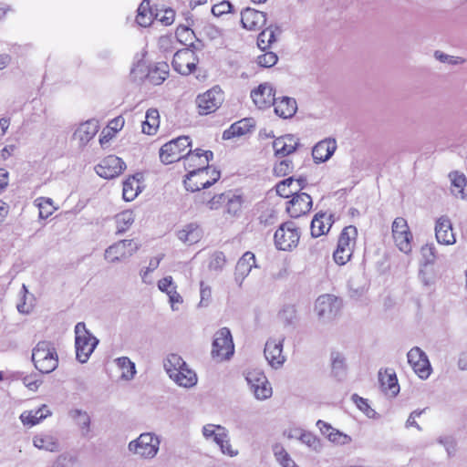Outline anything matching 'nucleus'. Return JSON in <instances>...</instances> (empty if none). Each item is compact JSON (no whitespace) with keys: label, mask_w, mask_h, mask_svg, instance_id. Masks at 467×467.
Instances as JSON below:
<instances>
[{"label":"nucleus","mask_w":467,"mask_h":467,"mask_svg":"<svg viewBox=\"0 0 467 467\" xmlns=\"http://www.w3.org/2000/svg\"><path fill=\"white\" fill-rule=\"evenodd\" d=\"M197 63L198 58L195 52L189 48H183L174 54L171 65L175 71L187 76L195 69Z\"/></svg>","instance_id":"obj_14"},{"label":"nucleus","mask_w":467,"mask_h":467,"mask_svg":"<svg viewBox=\"0 0 467 467\" xmlns=\"http://www.w3.org/2000/svg\"><path fill=\"white\" fill-rule=\"evenodd\" d=\"M76 355L79 362L85 363L93 353L99 340L86 327L85 323L78 322L75 326Z\"/></svg>","instance_id":"obj_4"},{"label":"nucleus","mask_w":467,"mask_h":467,"mask_svg":"<svg viewBox=\"0 0 467 467\" xmlns=\"http://www.w3.org/2000/svg\"><path fill=\"white\" fill-rule=\"evenodd\" d=\"M159 13H153L150 7V0H143L138 8V15L136 16V22L140 26H148L152 21L153 17L158 18Z\"/></svg>","instance_id":"obj_38"},{"label":"nucleus","mask_w":467,"mask_h":467,"mask_svg":"<svg viewBox=\"0 0 467 467\" xmlns=\"http://www.w3.org/2000/svg\"><path fill=\"white\" fill-rule=\"evenodd\" d=\"M164 369L178 386L192 388L197 384L196 373L189 368L186 362L177 354H171L164 360Z\"/></svg>","instance_id":"obj_1"},{"label":"nucleus","mask_w":467,"mask_h":467,"mask_svg":"<svg viewBox=\"0 0 467 467\" xmlns=\"http://www.w3.org/2000/svg\"><path fill=\"white\" fill-rule=\"evenodd\" d=\"M451 181V191L452 194L458 198L467 201V179L459 172H452L450 174Z\"/></svg>","instance_id":"obj_34"},{"label":"nucleus","mask_w":467,"mask_h":467,"mask_svg":"<svg viewBox=\"0 0 467 467\" xmlns=\"http://www.w3.org/2000/svg\"><path fill=\"white\" fill-rule=\"evenodd\" d=\"M434 57L436 59H438L441 62L448 63V64H451V65L462 64L464 62V59H462L460 57L449 56L447 54H444L441 51H435Z\"/></svg>","instance_id":"obj_60"},{"label":"nucleus","mask_w":467,"mask_h":467,"mask_svg":"<svg viewBox=\"0 0 467 467\" xmlns=\"http://www.w3.org/2000/svg\"><path fill=\"white\" fill-rule=\"evenodd\" d=\"M435 237L437 242L443 245H451L456 243L452 224L449 218L442 216L437 220L435 224Z\"/></svg>","instance_id":"obj_20"},{"label":"nucleus","mask_w":467,"mask_h":467,"mask_svg":"<svg viewBox=\"0 0 467 467\" xmlns=\"http://www.w3.org/2000/svg\"><path fill=\"white\" fill-rule=\"evenodd\" d=\"M31 358L35 368L43 374L53 372L58 366L57 349L50 341H39L32 350Z\"/></svg>","instance_id":"obj_2"},{"label":"nucleus","mask_w":467,"mask_h":467,"mask_svg":"<svg viewBox=\"0 0 467 467\" xmlns=\"http://www.w3.org/2000/svg\"><path fill=\"white\" fill-rule=\"evenodd\" d=\"M140 248V245L131 239L119 241L105 250L104 258L116 263L132 256Z\"/></svg>","instance_id":"obj_10"},{"label":"nucleus","mask_w":467,"mask_h":467,"mask_svg":"<svg viewBox=\"0 0 467 467\" xmlns=\"http://www.w3.org/2000/svg\"><path fill=\"white\" fill-rule=\"evenodd\" d=\"M191 147L188 136H181L165 143L160 149V159L164 164H170L184 158L186 150Z\"/></svg>","instance_id":"obj_6"},{"label":"nucleus","mask_w":467,"mask_h":467,"mask_svg":"<svg viewBox=\"0 0 467 467\" xmlns=\"http://www.w3.org/2000/svg\"><path fill=\"white\" fill-rule=\"evenodd\" d=\"M257 64L263 67H271L275 66L278 61V57L274 52H265L257 57Z\"/></svg>","instance_id":"obj_54"},{"label":"nucleus","mask_w":467,"mask_h":467,"mask_svg":"<svg viewBox=\"0 0 467 467\" xmlns=\"http://www.w3.org/2000/svg\"><path fill=\"white\" fill-rule=\"evenodd\" d=\"M223 101V92L220 87L214 86L196 99L199 112L207 115L214 112Z\"/></svg>","instance_id":"obj_11"},{"label":"nucleus","mask_w":467,"mask_h":467,"mask_svg":"<svg viewBox=\"0 0 467 467\" xmlns=\"http://www.w3.org/2000/svg\"><path fill=\"white\" fill-rule=\"evenodd\" d=\"M276 33H281L280 27L276 25H271L263 30L257 37V45L259 48L265 51L273 43H275L276 41Z\"/></svg>","instance_id":"obj_37"},{"label":"nucleus","mask_w":467,"mask_h":467,"mask_svg":"<svg viewBox=\"0 0 467 467\" xmlns=\"http://www.w3.org/2000/svg\"><path fill=\"white\" fill-rule=\"evenodd\" d=\"M233 5L228 1H222L212 7V13L215 16H221L224 14L231 13Z\"/></svg>","instance_id":"obj_61"},{"label":"nucleus","mask_w":467,"mask_h":467,"mask_svg":"<svg viewBox=\"0 0 467 467\" xmlns=\"http://www.w3.org/2000/svg\"><path fill=\"white\" fill-rule=\"evenodd\" d=\"M217 446L219 447L223 454L227 455L229 457H235L239 453L238 450L234 449L231 444L229 432L226 433V438L222 439V441Z\"/></svg>","instance_id":"obj_57"},{"label":"nucleus","mask_w":467,"mask_h":467,"mask_svg":"<svg viewBox=\"0 0 467 467\" xmlns=\"http://www.w3.org/2000/svg\"><path fill=\"white\" fill-rule=\"evenodd\" d=\"M293 184V177L287 178L282 182H280L276 185V192L278 195L288 198L290 197L291 191H289L290 185Z\"/></svg>","instance_id":"obj_62"},{"label":"nucleus","mask_w":467,"mask_h":467,"mask_svg":"<svg viewBox=\"0 0 467 467\" xmlns=\"http://www.w3.org/2000/svg\"><path fill=\"white\" fill-rule=\"evenodd\" d=\"M421 255L425 265H433L437 259V252L433 244H427L421 247Z\"/></svg>","instance_id":"obj_52"},{"label":"nucleus","mask_w":467,"mask_h":467,"mask_svg":"<svg viewBox=\"0 0 467 467\" xmlns=\"http://www.w3.org/2000/svg\"><path fill=\"white\" fill-rule=\"evenodd\" d=\"M285 338H269L264 349L265 359L271 368L275 369L280 368L285 362L286 358L283 354Z\"/></svg>","instance_id":"obj_15"},{"label":"nucleus","mask_w":467,"mask_h":467,"mask_svg":"<svg viewBox=\"0 0 467 467\" xmlns=\"http://www.w3.org/2000/svg\"><path fill=\"white\" fill-rule=\"evenodd\" d=\"M312 198L308 193H296L287 202L286 211L291 217L298 218L307 213L312 208Z\"/></svg>","instance_id":"obj_18"},{"label":"nucleus","mask_w":467,"mask_h":467,"mask_svg":"<svg viewBox=\"0 0 467 467\" xmlns=\"http://www.w3.org/2000/svg\"><path fill=\"white\" fill-rule=\"evenodd\" d=\"M228 431L225 427L217 424H205L202 427V433L205 440L213 441L216 445L220 443L222 439L226 438Z\"/></svg>","instance_id":"obj_35"},{"label":"nucleus","mask_w":467,"mask_h":467,"mask_svg":"<svg viewBox=\"0 0 467 467\" xmlns=\"http://www.w3.org/2000/svg\"><path fill=\"white\" fill-rule=\"evenodd\" d=\"M358 236V229L353 225L345 227L338 238L337 245L354 251L356 240Z\"/></svg>","instance_id":"obj_39"},{"label":"nucleus","mask_w":467,"mask_h":467,"mask_svg":"<svg viewBox=\"0 0 467 467\" xmlns=\"http://www.w3.org/2000/svg\"><path fill=\"white\" fill-rule=\"evenodd\" d=\"M341 306L340 298L334 295L324 294L316 299L314 312L319 322L329 323L337 317Z\"/></svg>","instance_id":"obj_5"},{"label":"nucleus","mask_w":467,"mask_h":467,"mask_svg":"<svg viewBox=\"0 0 467 467\" xmlns=\"http://www.w3.org/2000/svg\"><path fill=\"white\" fill-rule=\"evenodd\" d=\"M225 264V256L222 252L214 253L209 262L208 267L210 270L221 271Z\"/></svg>","instance_id":"obj_59"},{"label":"nucleus","mask_w":467,"mask_h":467,"mask_svg":"<svg viewBox=\"0 0 467 467\" xmlns=\"http://www.w3.org/2000/svg\"><path fill=\"white\" fill-rule=\"evenodd\" d=\"M301 443L305 444L307 448L315 452H319L323 449L321 440L310 431H305L301 436Z\"/></svg>","instance_id":"obj_47"},{"label":"nucleus","mask_w":467,"mask_h":467,"mask_svg":"<svg viewBox=\"0 0 467 467\" xmlns=\"http://www.w3.org/2000/svg\"><path fill=\"white\" fill-rule=\"evenodd\" d=\"M273 452L276 461L282 465V467H298L283 445L278 443L275 444L273 446Z\"/></svg>","instance_id":"obj_45"},{"label":"nucleus","mask_w":467,"mask_h":467,"mask_svg":"<svg viewBox=\"0 0 467 467\" xmlns=\"http://www.w3.org/2000/svg\"><path fill=\"white\" fill-rule=\"evenodd\" d=\"M177 237L184 244H192L201 239L202 230L198 224L189 223L178 231Z\"/></svg>","instance_id":"obj_33"},{"label":"nucleus","mask_w":467,"mask_h":467,"mask_svg":"<svg viewBox=\"0 0 467 467\" xmlns=\"http://www.w3.org/2000/svg\"><path fill=\"white\" fill-rule=\"evenodd\" d=\"M337 150V142L334 139H326L317 142L313 150L312 156L316 163L328 161Z\"/></svg>","instance_id":"obj_24"},{"label":"nucleus","mask_w":467,"mask_h":467,"mask_svg":"<svg viewBox=\"0 0 467 467\" xmlns=\"http://www.w3.org/2000/svg\"><path fill=\"white\" fill-rule=\"evenodd\" d=\"M352 254V251L337 245L333 254V258L337 265H344L351 259Z\"/></svg>","instance_id":"obj_51"},{"label":"nucleus","mask_w":467,"mask_h":467,"mask_svg":"<svg viewBox=\"0 0 467 467\" xmlns=\"http://www.w3.org/2000/svg\"><path fill=\"white\" fill-rule=\"evenodd\" d=\"M162 259V255L153 257L150 260L149 266L140 271V276L142 282L145 284H150L151 281L148 279V275L150 273L153 272L160 265V262Z\"/></svg>","instance_id":"obj_58"},{"label":"nucleus","mask_w":467,"mask_h":467,"mask_svg":"<svg viewBox=\"0 0 467 467\" xmlns=\"http://www.w3.org/2000/svg\"><path fill=\"white\" fill-rule=\"evenodd\" d=\"M161 440L153 432H143L137 439L130 441L128 448L130 452L142 459L154 458L160 450Z\"/></svg>","instance_id":"obj_3"},{"label":"nucleus","mask_w":467,"mask_h":467,"mask_svg":"<svg viewBox=\"0 0 467 467\" xmlns=\"http://www.w3.org/2000/svg\"><path fill=\"white\" fill-rule=\"evenodd\" d=\"M69 418L74 421L83 438L90 439L91 435V418L88 411L81 409H72L68 411Z\"/></svg>","instance_id":"obj_25"},{"label":"nucleus","mask_w":467,"mask_h":467,"mask_svg":"<svg viewBox=\"0 0 467 467\" xmlns=\"http://www.w3.org/2000/svg\"><path fill=\"white\" fill-rule=\"evenodd\" d=\"M273 86L270 83H263L251 92L254 103L259 109H266L275 104V96Z\"/></svg>","instance_id":"obj_19"},{"label":"nucleus","mask_w":467,"mask_h":467,"mask_svg":"<svg viewBox=\"0 0 467 467\" xmlns=\"http://www.w3.org/2000/svg\"><path fill=\"white\" fill-rule=\"evenodd\" d=\"M299 140L292 134H286L275 139L273 142V149L275 156H287L297 149Z\"/></svg>","instance_id":"obj_26"},{"label":"nucleus","mask_w":467,"mask_h":467,"mask_svg":"<svg viewBox=\"0 0 467 467\" xmlns=\"http://www.w3.org/2000/svg\"><path fill=\"white\" fill-rule=\"evenodd\" d=\"M245 379L256 400H265L272 396V386L263 371L258 369L248 371Z\"/></svg>","instance_id":"obj_8"},{"label":"nucleus","mask_w":467,"mask_h":467,"mask_svg":"<svg viewBox=\"0 0 467 467\" xmlns=\"http://www.w3.org/2000/svg\"><path fill=\"white\" fill-rule=\"evenodd\" d=\"M392 236L400 251L405 254H409L411 251L412 234L404 218L397 217L393 221Z\"/></svg>","instance_id":"obj_12"},{"label":"nucleus","mask_w":467,"mask_h":467,"mask_svg":"<svg viewBox=\"0 0 467 467\" xmlns=\"http://www.w3.org/2000/svg\"><path fill=\"white\" fill-rule=\"evenodd\" d=\"M255 255L252 252H246L238 260L235 267V279L240 284L250 274L253 267H257Z\"/></svg>","instance_id":"obj_28"},{"label":"nucleus","mask_w":467,"mask_h":467,"mask_svg":"<svg viewBox=\"0 0 467 467\" xmlns=\"http://www.w3.org/2000/svg\"><path fill=\"white\" fill-rule=\"evenodd\" d=\"M210 167H198L190 171L184 180V185L187 191L197 192L211 186L209 182Z\"/></svg>","instance_id":"obj_17"},{"label":"nucleus","mask_w":467,"mask_h":467,"mask_svg":"<svg viewBox=\"0 0 467 467\" xmlns=\"http://www.w3.org/2000/svg\"><path fill=\"white\" fill-rule=\"evenodd\" d=\"M159 127V111L150 109L146 112L145 121L142 123V132L148 135L155 133Z\"/></svg>","instance_id":"obj_44"},{"label":"nucleus","mask_w":467,"mask_h":467,"mask_svg":"<svg viewBox=\"0 0 467 467\" xmlns=\"http://www.w3.org/2000/svg\"><path fill=\"white\" fill-rule=\"evenodd\" d=\"M274 107L276 115L283 119L293 117L297 109L296 101L289 97L276 99Z\"/></svg>","instance_id":"obj_29"},{"label":"nucleus","mask_w":467,"mask_h":467,"mask_svg":"<svg viewBox=\"0 0 467 467\" xmlns=\"http://www.w3.org/2000/svg\"><path fill=\"white\" fill-rule=\"evenodd\" d=\"M212 300V288L203 281L200 282V302L199 306H208Z\"/></svg>","instance_id":"obj_55"},{"label":"nucleus","mask_w":467,"mask_h":467,"mask_svg":"<svg viewBox=\"0 0 467 467\" xmlns=\"http://www.w3.org/2000/svg\"><path fill=\"white\" fill-rule=\"evenodd\" d=\"M279 318L285 326L294 325L296 321V309L295 306H285L279 313Z\"/></svg>","instance_id":"obj_50"},{"label":"nucleus","mask_w":467,"mask_h":467,"mask_svg":"<svg viewBox=\"0 0 467 467\" xmlns=\"http://www.w3.org/2000/svg\"><path fill=\"white\" fill-rule=\"evenodd\" d=\"M198 201L202 203H206L210 210H217L221 207L223 203L225 202V199H227L226 193H221L218 195H214L209 200H207V194L202 192L198 197Z\"/></svg>","instance_id":"obj_46"},{"label":"nucleus","mask_w":467,"mask_h":467,"mask_svg":"<svg viewBox=\"0 0 467 467\" xmlns=\"http://www.w3.org/2000/svg\"><path fill=\"white\" fill-rule=\"evenodd\" d=\"M234 352V345L229 328L222 327L214 334L212 355L220 360L230 358Z\"/></svg>","instance_id":"obj_9"},{"label":"nucleus","mask_w":467,"mask_h":467,"mask_svg":"<svg viewBox=\"0 0 467 467\" xmlns=\"http://www.w3.org/2000/svg\"><path fill=\"white\" fill-rule=\"evenodd\" d=\"M99 129V122L96 119L87 120L77 128L73 138L78 141L79 147H85L95 137Z\"/></svg>","instance_id":"obj_22"},{"label":"nucleus","mask_w":467,"mask_h":467,"mask_svg":"<svg viewBox=\"0 0 467 467\" xmlns=\"http://www.w3.org/2000/svg\"><path fill=\"white\" fill-rule=\"evenodd\" d=\"M202 154L201 153V149H196L194 151L192 150H188L184 154V166L186 169L194 168L196 166L201 167L199 163L202 161Z\"/></svg>","instance_id":"obj_49"},{"label":"nucleus","mask_w":467,"mask_h":467,"mask_svg":"<svg viewBox=\"0 0 467 467\" xmlns=\"http://www.w3.org/2000/svg\"><path fill=\"white\" fill-rule=\"evenodd\" d=\"M333 223L332 214L317 213L311 222V234L313 237H319L328 233Z\"/></svg>","instance_id":"obj_27"},{"label":"nucleus","mask_w":467,"mask_h":467,"mask_svg":"<svg viewBox=\"0 0 467 467\" xmlns=\"http://www.w3.org/2000/svg\"><path fill=\"white\" fill-rule=\"evenodd\" d=\"M169 302L171 304V307L173 311H177L178 307L177 304H182L183 302L182 296L177 292V286H172L171 290L168 292Z\"/></svg>","instance_id":"obj_63"},{"label":"nucleus","mask_w":467,"mask_h":467,"mask_svg":"<svg viewBox=\"0 0 467 467\" xmlns=\"http://www.w3.org/2000/svg\"><path fill=\"white\" fill-rule=\"evenodd\" d=\"M117 367L120 369V378L124 380H131L136 375V366L128 357H120L115 359Z\"/></svg>","instance_id":"obj_42"},{"label":"nucleus","mask_w":467,"mask_h":467,"mask_svg":"<svg viewBox=\"0 0 467 467\" xmlns=\"http://www.w3.org/2000/svg\"><path fill=\"white\" fill-rule=\"evenodd\" d=\"M437 442L442 445L449 457L455 454L456 451V441L455 439L451 435H442L437 439Z\"/></svg>","instance_id":"obj_53"},{"label":"nucleus","mask_w":467,"mask_h":467,"mask_svg":"<svg viewBox=\"0 0 467 467\" xmlns=\"http://www.w3.org/2000/svg\"><path fill=\"white\" fill-rule=\"evenodd\" d=\"M408 363L421 379H426L431 373V366L426 353L419 347L412 348L407 354Z\"/></svg>","instance_id":"obj_13"},{"label":"nucleus","mask_w":467,"mask_h":467,"mask_svg":"<svg viewBox=\"0 0 467 467\" xmlns=\"http://www.w3.org/2000/svg\"><path fill=\"white\" fill-rule=\"evenodd\" d=\"M23 383L30 390H36L41 384V380L37 379L36 375H26L23 379Z\"/></svg>","instance_id":"obj_64"},{"label":"nucleus","mask_w":467,"mask_h":467,"mask_svg":"<svg viewBox=\"0 0 467 467\" xmlns=\"http://www.w3.org/2000/svg\"><path fill=\"white\" fill-rule=\"evenodd\" d=\"M33 444L39 450H45L47 451H58L60 445L57 438L51 434H38L33 438Z\"/></svg>","instance_id":"obj_31"},{"label":"nucleus","mask_w":467,"mask_h":467,"mask_svg":"<svg viewBox=\"0 0 467 467\" xmlns=\"http://www.w3.org/2000/svg\"><path fill=\"white\" fill-rule=\"evenodd\" d=\"M316 426L329 441L337 445H346L351 442V437L332 427L329 423L318 420Z\"/></svg>","instance_id":"obj_23"},{"label":"nucleus","mask_w":467,"mask_h":467,"mask_svg":"<svg viewBox=\"0 0 467 467\" xmlns=\"http://www.w3.org/2000/svg\"><path fill=\"white\" fill-rule=\"evenodd\" d=\"M379 379L382 390L390 397H395L400 391V386L395 373H382L379 371Z\"/></svg>","instance_id":"obj_32"},{"label":"nucleus","mask_w":467,"mask_h":467,"mask_svg":"<svg viewBox=\"0 0 467 467\" xmlns=\"http://www.w3.org/2000/svg\"><path fill=\"white\" fill-rule=\"evenodd\" d=\"M139 176L140 175L136 174L130 176L123 182L122 196L125 201H133L140 192V182Z\"/></svg>","instance_id":"obj_36"},{"label":"nucleus","mask_w":467,"mask_h":467,"mask_svg":"<svg viewBox=\"0 0 467 467\" xmlns=\"http://www.w3.org/2000/svg\"><path fill=\"white\" fill-rule=\"evenodd\" d=\"M294 169L292 161L285 159L275 163L274 172L276 176L282 177L290 173Z\"/></svg>","instance_id":"obj_56"},{"label":"nucleus","mask_w":467,"mask_h":467,"mask_svg":"<svg viewBox=\"0 0 467 467\" xmlns=\"http://www.w3.org/2000/svg\"><path fill=\"white\" fill-rule=\"evenodd\" d=\"M227 199H225L227 213L232 215H236L242 208L243 199L240 195L227 192Z\"/></svg>","instance_id":"obj_48"},{"label":"nucleus","mask_w":467,"mask_h":467,"mask_svg":"<svg viewBox=\"0 0 467 467\" xmlns=\"http://www.w3.org/2000/svg\"><path fill=\"white\" fill-rule=\"evenodd\" d=\"M249 119H242L231 125V127L225 130L223 133V140H231L234 137H240L246 134L249 131Z\"/></svg>","instance_id":"obj_43"},{"label":"nucleus","mask_w":467,"mask_h":467,"mask_svg":"<svg viewBox=\"0 0 467 467\" xmlns=\"http://www.w3.org/2000/svg\"><path fill=\"white\" fill-rule=\"evenodd\" d=\"M300 234L293 222L282 223L275 233V245L278 250L291 251L298 244Z\"/></svg>","instance_id":"obj_7"},{"label":"nucleus","mask_w":467,"mask_h":467,"mask_svg":"<svg viewBox=\"0 0 467 467\" xmlns=\"http://www.w3.org/2000/svg\"><path fill=\"white\" fill-rule=\"evenodd\" d=\"M50 415L51 411L48 410L47 406L42 405L36 410H25L20 415V420L24 425L32 427L38 424L42 420Z\"/></svg>","instance_id":"obj_30"},{"label":"nucleus","mask_w":467,"mask_h":467,"mask_svg":"<svg viewBox=\"0 0 467 467\" xmlns=\"http://www.w3.org/2000/svg\"><path fill=\"white\" fill-rule=\"evenodd\" d=\"M135 221V215L132 211L125 210L115 216L117 234H121L128 231Z\"/></svg>","instance_id":"obj_41"},{"label":"nucleus","mask_w":467,"mask_h":467,"mask_svg":"<svg viewBox=\"0 0 467 467\" xmlns=\"http://www.w3.org/2000/svg\"><path fill=\"white\" fill-rule=\"evenodd\" d=\"M241 23L247 30H259L266 23V14L247 7L241 13Z\"/></svg>","instance_id":"obj_21"},{"label":"nucleus","mask_w":467,"mask_h":467,"mask_svg":"<svg viewBox=\"0 0 467 467\" xmlns=\"http://www.w3.org/2000/svg\"><path fill=\"white\" fill-rule=\"evenodd\" d=\"M169 75V66L166 63H158L149 69L146 78L153 85H161Z\"/></svg>","instance_id":"obj_40"},{"label":"nucleus","mask_w":467,"mask_h":467,"mask_svg":"<svg viewBox=\"0 0 467 467\" xmlns=\"http://www.w3.org/2000/svg\"><path fill=\"white\" fill-rule=\"evenodd\" d=\"M126 169L125 162L115 155H109L95 167L97 174L105 179H112Z\"/></svg>","instance_id":"obj_16"}]
</instances>
